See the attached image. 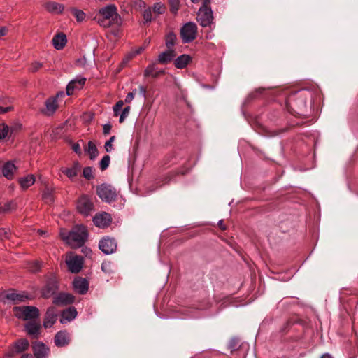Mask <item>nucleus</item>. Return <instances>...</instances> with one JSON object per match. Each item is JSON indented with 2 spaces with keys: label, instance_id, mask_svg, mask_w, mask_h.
Listing matches in <instances>:
<instances>
[{
  "label": "nucleus",
  "instance_id": "nucleus-1",
  "mask_svg": "<svg viewBox=\"0 0 358 358\" xmlns=\"http://www.w3.org/2000/svg\"><path fill=\"white\" fill-rule=\"evenodd\" d=\"M313 104V96L308 91H300L290 95L286 102L289 111L301 116H307Z\"/></svg>",
  "mask_w": 358,
  "mask_h": 358
},
{
  "label": "nucleus",
  "instance_id": "nucleus-2",
  "mask_svg": "<svg viewBox=\"0 0 358 358\" xmlns=\"http://www.w3.org/2000/svg\"><path fill=\"white\" fill-rule=\"evenodd\" d=\"M61 238L72 248L82 247L86 242L88 233L85 227L76 226L71 231L62 229L59 232Z\"/></svg>",
  "mask_w": 358,
  "mask_h": 358
},
{
  "label": "nucleus",
  "instance_id": "nucleus-3",
  "mask_svg": "<svg viewBox=\"0 0 358 358\" xmlns=\"http://www.w3.org/2000/svg\"><path fill=\"white\" fill-rule=\"evenodd\" d=\"M96 19L98 23L103 27H110L113 24L120 26L122 23L117 7L114 4H110L101 8Z\"/></svg>",
  "mask_w": 358,
  "mask_h": 358
},
{
  "label": "nucleus",
  "instance_id": "nucleus-4",
  "mask_svg": "<svg viewBox=\"0 0 358 358\" xmlns=\"http://www.w3.org/2000/svg\"><path fill=\"white\" fill-rule=\"evenodd\" d=\"M19 319L26 321L24 325L27 334L32 339H37L41 334L40 315H15Z\"/></svg>",
  "mask_w": 358,
  "mask_h": 358
},
{
  "label": "nucleus",
  "instance_id": "nucleus-5",
  "mask_svg": "<svg viewBox=\"0 0 358 358\" xmlns=\"http://www.w3.org/2000/svg\"><path fill=\"white\" fill-rule=\"evenodd\" d=\"M32 299V296L27 292H17L15 289H9L0 292V301L3 303H13L18 304Z\"/></svg>",
  "mask_w": 358,
  "mask_h": 358
},
{
  "label": "nucleus",
  "instance_id": "nucleus-6",
  "mask_svg": "<svg viewBox=\"0 0 358 358\" xmlns=\"http://www.w3.org/2000/svg\"><path fill=\"white\" fill-rule=\"evenodd\" d=\"M77 211L85 217H87L94 211V205L91 196L83 194L80 196L76 202Z\"/></svg>",
  "mask_w": 358,
  "mask_h": 358
},
{
  "label": "nucleus",
  "instance_id": "nucleus-7",
  "mask_svg": "<svg viewBox=\"0 0 358 358\" xmlns=\"http://www.w3.org/2000/svg\"><path fill=\"white\" fill-rule=\"evenodd\" d=\"M96 194L101 200L108 203L115 201L117 198L115 188L110 185L102 184L98 186Z\"/></svg>",
  "mask_w": 358,
  "mask_h": 358
},
{
  "label": "nucleus",
  "instance_id": "nucleus-8",
  "mask_svg": "<svg viewBox=\"0 0 358 358\" xmlns=\"http://www.w3.org/2000/svg\"><path fill=\"white\" fill-rule=\"evenodd\" d=\"M197 35V27L194 22H187L180 29V36L184 43L193 41Z\"/></svg>",
  "mask_w": 358,
  "mask_h": 358
},
{
  "label": "nucleus",
  "instance_id": "nucleus-9",
  "mask_svg": "<svg viewBox=\"0 0 358 358\" xmlns=\"http://www.w3.org/2000/svg\"><path fill=\"white\" fill-rule=\"evenodd\" d=\"M65 262L71 273H77L83 267V259L73 252H69L66 255Z\"/></svg>",
  "mask_w": 358,
  "mask_h": 358
},
{
  "label": "nucleus",
  "instance_id": "nucleus-10",
  "mask_svg": "<svg viewBox=\"0 0 358 358\" xmlns=\"http://www.w3.org/2000/svg\"><path fill=\"white\" fill-rule=\"evenodd\" d=\"M29 347V342L27 338H20L14 342L5 353V357L12 358L15 354H20L27 350Z\"/></svg>",
  "mask_w": 358,
  "mask_h": 358
},
{
  "label": "nucleus",
  "instance_id": "nucleus-11",
  "mask_svg": "<svg viewBox=\"0 0 358 358\" xmlns=\"http://www.w3.org/2000/svg\"><path fill=\"white\" fill-rule=\"evenodd\" d=\"M64 96V93L63 92H59L56 94V96L47 99L45 101V108L42 110V113L48 116L53 115L58 108L57 99Z\"/></svg>",
  "mask_w": 358,
  "mask_h": 358
},
{
  "label": "nucleus",
  "instance_id": "nucleus-12",
  "mask_svg": "<svg viewBox=\"0 0 358 358\" xmlns=\"http://www.w3.org/2000/svg\"><path fill=\"white\" fill-rule=\"evenodd\" d=\"M58 289V282L55 276L49 278L45 285L41 289V296L44 298L48 299L56 293Z\"/></svg>",
  "mask_w": 358,
  "mask_h": 358
},
{
  "label": "nucleus",
  "instance_id": "nucleus-13",
  "mask_svg": "<svg viewBox=\"0 0 358 358\" xmlns=\"http://www.w3.org/2000/svg\"><path fill=\"white\" fill-rule=\"evenodd\" d=\"M117 242L115 238L106 236L100 240L99 243V249L106 255H110L117 249Z\"/></svg>",
  "mask_w": 358,
  "mask_h": 358
},
{
  "label": "nucleus",
  "instance_id": "nucleus-14",
  "mask_svg": "<svg viewBox=\"0 0 358 358\" xmlns=\"http://www.w3.org/2000/svg\"><path fill=\"white\" fill-rule=\"evenodd\" d=\"M213 11L210 8H200L197 13V21L203 27H208L213 22Z\"/></svg>",
  "mask_w": 358,
  "mask_h": 358
},
{
  "label": "nucleus",
  "instance_id": "nucleus-15",
  "mask_svg": "<svg viewBox=\"0 0 358 358\" xmlns=\"http://www.w3.org/2000/svg\"><path fill=\"white\" fill-rule=\"evenodd\" d=\"M32 350L36 358H48L50 349L43 342L32 343Z\"/></svg>",
  "mask_w": 358,
  "mask_h": 358
},
{
  "label": "nucleus",
  "instance_id": "nucleus-16",
  "mask_svg": "<svg viewBox=\"0 0 358 358\" xmlns=\"http://www.w3.org/2000/svg\"><path fill=\"white\" fill-rule=\"evenodd\" d=\"M86 78L82 76H78L69 83L66 91L67 95H71L74 91L82 89L85 84Z\"/></svg>",
  "mask_w": 358,
  "mask_h": 358
},
{
  "label": "nucleus",
  "instance_id": "nucleus-17",
  "mask_svg": "<svg viewBox=\"0 0 358 358\" xmlns=\"http://www.w3.org/2000/svg\"><path fill=\"white\" fill-rule=\"evenodd\" d=\"M74 291L79 294H85L89 289V282L87 279L77 277L73 282Z\"/></svg>",
  "mask_w": 358,
  "mask_h": 358
},
{
  "label": "nucleus",
  "instance_id": "nucleus-18",
  "mask_svg": "<svg viewBox=\"0 0 358 358\" xmlns=\"http://www.w3.org/2000/svg\"><path fill=\"white\" fill-rule=\"evenodd\" d=\"M93 222L96 227L106 228L111 223V217L107 213L97 214L94 217Z\"/></svg>",
  "mask_w": 358,
  "mask_h": 358
},
{
  "label": "nucleus",
  "instance_id": "nucleus-19",
  "mask_svg": "<svg viewBox=\"0 0 358 358\" xmlns=\"http://www.w3.org/2000/svg\"><path fill=\"white\" fill-rule=\"evenodd\" d=\"M70 340L69 334L65 330L58 331L54 337L55 345L59 348L69 345Z\"/></svg>",
  "mask_w": 358,
  "mask_h": 358
},
{
  "label": "nucleus",
  "instance_id": "nucleus-20",
  "mask_svg": "<svg viewBox=\"0 0 358 358\" xmlns=\"http://www.w3.org/2000/svg\"><path fill=\"white\" fill-rule=\"evenodd\" d=\"M74 296L71 294L59 293L53 297V303L57 306H66L73 303Z\"/></svg>",
  "mask_w": 358,
  "mask_h": 358
},
{
  "label": "nucleus",
  "instance_id": "nucleus-21",
  "mask_svg": "<svg viewBox=\"0 0 358 358\" xmlns=\"http://www.w3.org/2000/svg\"><path fill=\"white\" fill-rule=\"evenodd\" d=\"M81 166L78 162H74L72 167L64 168L62 169L63 173H64L69 179L73 180L80 171Z\"/></svg>",
  "mask_w": 358,
  "mask_h": 358
},
{
  "label": "nucleus",
  "instance_id": "nucleus-22",
  "mask_svg": "<svg viewBox=\"0 0 358 358\" xmlns=\"http://www.w3.org/2000/svg\"><path fill=\"white\" fill-rule=\"evenodd\" d=\"M52 42L54 48L56 50H62L64 48L67 42L66 36L63 33L57 34L53 37Z\"/></svg>",
  "mask_w": 358,
  "mask_h": 358
},
{
  "label": "nucleus",
  "instance_id": "nucleus-23",
  "mask_svg": "<svg viewBox=\"0 0 358 358\" xmlns=\"http://www.w3.org/2000/svg\"><path fill=\"white\" fill-rule=\"evenodd\" d=\"M165 72L164 70L158 69L155 64L148 65L144 71V76L152 78H157L159 76L164 74Z\"/></svg>",
  "mask_w": 358,
  "mask_h": 358
},
{
  "label": "nucleus",
  "instance_id": "nucleus-24",
  "mask_svg": "<svg viewBox=\"0 0 358 358\" xmlns=\"http://www.w3.org/2000/svg\"><path fill=\"white\" fill-rule=\"evenodd\" d=\"M45 8L50 13L59 14L61 13L64 8V6L55 1H48L44 4Z\"/></svg>",
  "mask_w": 358,
  "mask_h": 358
},
{
  "label": "nucleus",
  "instance_id": "nucleus-25",
  "mask_svg": "<svg viewBox=\"0 0 358 358\" xmlns=\"http://www.w3.org/2000/svg\"><path fill=\"white\" fill-rule=\"evenodd\" d=\"M3 175L7 179H13L14 176V173L16 171V166L15 164L10 162H8L1 168Z\"/></svg>",
  "mask_w": 358,
  "mask_h": 358
},
{
  "label": "nucleus",
  "instance_id": "nucleus-26",
  "mask_svg": "<svg viewBox=\"0 0 358 358\" xmlns=\"http://www.w3.org/2000/svg\"><path fill=\"white\" fill-rule=\"evenodd\" d=\"M176 56V54L173 49H168L159 55L158 62L160 64H166L171 62Z\"/></svg>",
  "mask_w": 358,
  "mask_h": 358
},
{
  "label": "nucleus",
  "instance_id": "nucleus-27",
  "mask_svg": "<svg viewBox=\"0 0 358 358\" xmlns=\"http://www.w3.org/2000/svg\"><path fill=\"white\" fill-rule=\"evenodd\" d=\"M192 58L189 55H182L174 61V65L178 69H183L190 62Z\"/></svg>",
  "mask_w": 358,
  "mask_h": 358
},
{
  "label": "nucleus",
  "instance_id": "nucleus-28",
  "mask_svg": "<svg viewBox=\"0 0 358 358\" xmlns=\"http://www.w3.org/2000/svg\"><path fill=\"white\" fill-rule=\"evenodd\" d=\"M35 182V178L34 175H28L25 177L19 179V183L21 187L26 189L34 185Z\"/></svg>",
  "mask_w": 358,
  "mask_h": 358
},
{
  "label": "nucleus",
  "instance_id": "nucleus-29",
  "mask_svg": "<svg viewBox=\"0 0 358 358\" xmlns=\"http://www.w3.org/2000/svg\"><path fill=\"white\" fill-rule=\"evenodd\" d=\"M245 343H241V340L238 337H233L229 343L228 348L231 350V352L233 353L234 351L238 350L241 348H243Z\"/></svg>",
  "mask_w": 358,
  "mask_h": 358
},
{
  "label": "nucleus",
  "instance_id": "nucleus-30",
  "mask_svg": "<svg viewBox=\"0 0 358 358\" xmlns=\"http://www.w3.org/2000/svg\"><path fill=\"white\" fill-rule=\"evenodd\" d=\"M85 150L89 154L91 160H94L99 155L98 149L93 141L88 142L87 147L85 148Z\"/></svg>",
  "mask_w": 358,
  "mask_h": 358
},
{
  "label": "nucleus",
  "instance_id": "nucleus-31",
  "mask_svg": "<svg viewBox=\"0 0 358 358\" xmlns=\"http://www.w3.org/2000/svg\"><path fill=\"white\" fill-rule=\"evenodd\" d=\"M176 40H177V36L173 32L170 31L169 33H168L165 37V43H166V46L167 47V48L173 49V47L176 44Z\"/></svg>",
  "mask_w": 358,
  "mask_h": 358
},
{
  "label": "nucleus",
  "instance_id": "nucleus-32",
  "mask_svg": "<svg viewBox=\"0 0 358 358\" xmlns=\"http://www.w3.org/2000/svg\"><path fill=\"white\" fill-rule=\"evenodd\" d=\"M58 315H48L43 321V327L45 329L50 328L53 326L57 320Z\"/></svg>",
  "mask_w": 358,
  "mask_h": 358
},
{
  "label": "nucleus",
  "instance_id": "nucleus-33",
  "mask_svg": "<svg viewBox=\"0 0 358 358\" xmlns=\"http://www.w3.org/2000/svg\"><path fill=\"white\" fill-rule=\"evenodd\" d=\"M42 198L46 203L50 204V203H53L54 196H53L52 190L48 188H46L43 193Z\"/></svg>",
  "mask_w": 358,
  "mask_h": 358
},
{
  "label": "nucleus",
  "instance_id": "nucleus-34",
  "mask_svg": "<svg viewBox=\"0 0 358 358\" xmlns=\"http://www.w3.org/2000/svg\"><path fill=\"white\" fill-rule=\"evenodd\" d=\"M18 309V307H15L14 310ZM19 309L21 310V313H38V309L35 306H27L23 307H20Z\"/></svg>",
  "mask_w": 358,
  "mask_h": 358
},
{
  "label": "nucleus",
  "instance_id": "nucleus-35",
  "mask_svg": "<svg viewBox=\"0 0 358 358\" xmlns=\"http://www.w3.org/2000/svg\"><path fill=\"white\" fill-rule=\"evenodd\" d=\"M169 3L170 6V11L173 14H176L180 8V0H169Z\"/></svg>",
  "mask_w": 358,
  "mask_h": 358
},
{
  "label": "nucleus",
  "instance_id": "nucleus-36",
  "mask_svg": "<svg viewBox=\"0 0 358 358\" xmlns=\"http://www.w3.org/2000/svg\"><path fill=\"white\" fill-rule=\"evenodd\" d=\"M83 176L88 180L93 179L94 178L93 169L90 166L85 167L83 170Z\"/></svg>",
  "mask_w": 358,
  "mask_h": 358
},
{
  "label": "nucleus",
  "instance_id": "nucleus-37",
  "mask_svg": "<svg viewBox=\"0 0 358 358\" xmlns=\"http://www.w3.org/2000/svg\"><path fill=\"white\" fill-rule=\"evenodd\" d=\"M71 13L76 18L78 22H82L85 17V13L81 10L71 8Z\"/></svg>",
  "mask_w": 358,
  "mask_h": 358
},
{
  "label": "nucleus",
  "instance_id": "nucleus-38",
  "mask_svg": "<svg viewBox=\"0 0 358 358\" xmlns=\"http://www.w3.org/2000/svg\"><path fill=\"white\" fill-rule=\"evenodd\" d=\"M110 157L109 155H105L99 162V166L101 171L106 170L110 164Z\"/></svg>",
  "mask_w": 358,
  "mask_h": 358
},
{
  "label": "nucleus",
  "instance_id": "nucleus-39",
  "mask_svg": "<svg viewBox=\"0 0 358 358\" xmlns=\"http://www.w3.org/2000/svg\"><path fill=\"white\" fill-rule=\"evenodd\" d=\"M10 131V129L5 123L0 124V140L4 139Z\"/></svg>",
  "mask_w": 358,
  "mask_h": 358
},
{
  "label": "nucleus",
  "instance_id": "nucleus-40",
  "mask_svg": "<svg viewBox=\"0 0 358 358\" xmlns=\"http://www.w3.org/2000/svg\"><path fill=\"white\" fill-rule=\"evenodd\" d=\"M15 208V205L13 202H7L3 206H0V213H7L11 211Z\"/></svg>",
  "mask_w": 358,
  "mask_h": 358
},
{
  "label": "nucleus",
  "instance_id": "nucleus-41",
  "mask_svg": "<svg viewBox=\"0 0 358 358\" xmlns=\"http://www.w3.org/2000/svg\"><path fill=\"white\" fill-rule=\"evenodd\" d=\"M59 321L62 324H66L73 320L77 315H61Z\"/></svg>",
  "mask_w": 358,
  "mask_h": 358
},
{
  "label": "nucleus",
  "instance_id": "nucleus-42",
  "mask_svg": "<svg viewBox=\"0 0 358 358\" xmlns=\"http://www.w3.org/2000/svg\"><path fill=\"white\" fill-rule=\"evenodd\" d=\"M43 67V64L38 62H34L31 64L30 67L29 69V71L32 73L37 72L39 69Z\"/></svg>",
  "mask_w": 358,
  "mask_h": 358
},
{
  "label": "nucleus",
  "instance_id": "nucleus-43",
  "mask_svg": "<svg viewBox=\"0 0 358 358\" xmlns=\"http://www.w3.org/2000/svg\"><path fill=\"white\" fill-rule=\"evenodd\" d=\"M115 136H113L110 138V139L108 141H107L106 142L104 147H105L106 152H110L114 149L113 143L115 141Z\"/></svg>",
  "mask_w": 358,
  "mask_h": 358
},
{
  "label": "nucleus",
  "instance_id": "nucleus-44",
  "mask_svg": "<svg viewBox=\"0 0 358 358\" xmlns=\"http://www.w3.org/2000/svg\"><path fill=\"white\" fill-rule=\"evenodd\" d=\"M101 269L106 273H110L113 272L112 265L110 262H104L101 264Z\"/></svg>",
  "mask_w": 358,
  "mask_h": 358
},
{
  "label": "nucleus",
  "instance_id": "nucleus-45",
  "mask_svg": "<svg viewBox=\"0 0 358 358\" xmlns=\"http://www.w3.org/2000/svg\"><path fill=\"white\" fill-rule=\"evenodd\" d=\"M165 7L160 3H156L153 6V11L157 14H162L164 12Z\"/></svg>",
  "mask_w": 358,
  "mask_h": 358
},
{
  "label": "nucleus",
  "instance_id": "nucleus-46",
  "mask_svg": "<svg viewBox=\"0 0 358 358\" xmlns=\"http://www.w3.org/2000/svg\"><path fill=\"white\" fill-rule=\"evenodd\" d=\"M130 107L127 106L125 107L123 110L122 111L120 117L119 122L120 123H122L124 121V119L129 115V113L130 112Z\"/></svg>",
  "mask_w": 358,
  "mask_h": 358
},
{
  "label": "nucleus",
  "instance_id": "nucleus-47",
  "mask_svg": "<svg viewBox=\"0 0 358 358\" xmlns=\"http://www.w3.org/2000/svg\"><path fill=\"white\" fill-rule=\"evenodd\" d=\"M124 105V102L123 101H117L115 105L113 106V111H114V115L115 116H117L118 114H119V112L120 110H121L122 107Z\"/></svg>",
  "mask_w": 358,
  "mask_h": 358
},
{
  "label": "nucleus",
  "instance_id": "nucleus-48",
  "mask_svg": "<svg viewBox=\"0 0 358 358\" xmlns=\"http://www.w3.org/2000/svg\"><path fill=\"white\" fill-rule=\"evenodd\" d=\"M143 18L145 22H150L152 20V11L150 8L145 9L143 12Z\"/></svg>",
  "mask_w": 358,
  "mask_h": 358
},
{
  "label": "nucleus",
  "instance_id": "nucleus-49",
  "mask_svg": "<svg viewBox=\"0 0 358 358\" xmlns=\"http://www.w3.org/2000/svg\"><path fill=\"white\" fill-rule=\"evenodd\" d=\"M299 321L296 320H292V319H290V320H288L285 325V327L281 329V331L282 332H285L286 330L289 327H291L292 325H293L295 323H297Z\"/></svg>",
  "mask_w": 358,
  "mask_h": 358
},
{
  "label": "nucleus",
  "instance_id": "nucleus-50",
  "mask_svg": "<svg viewBox=\"0 0 358 358\" xmlns=\"http://www.w3.org/2000/svg\"><path fill=\"white\" fill-rule=\"evenodd\" d=\"M136 90H134L132 92L128 93V94L127 95V96L124 99L125 103H130L132 101V100L134 99V96L136 94Z\"/></svg>",
  "mask_w": 358,
  "mask_h": 358
},
{
  "label": "nucleus",
  "instance_id": "nucleus-51",
  "mask_svg": "<svg viewBox=\"0 0 358 358\" xmlns=\"http://www.w3.org/2000/svg\"><path fill=\"white\" fill-rule=\"evenodd\" d=\"M13 110V107L11 105H8L6 106H3L0 105V115L8 113Z\"/></svg>",
  "mask_w": 358,
  "mask_h": 358
},
{
  "label": "nucleus",
  "instance_id": "nucleus-52",
  "mask_svg": "<svg viewBox=\"0 0 358 358\" xmlns=\"http://www.w3.org/2000/svg\"><path fill=\"white\" fill-rule=\"evenodd\" d=\"M29 268L32 272H36L41 268V264L38 262H32Z\"/></svg>",
  "mask_w": 358,
  "mask_h": 358
},
{
  "label": "nucleus",
  "instance_id": "nucleus-53",
  "mask_svg": "<svg viewBox=\"0 0 358 358\" xmlns=\"http://www.w3.org/2000/svg\"><path fill=\"white\" fill-rule=\"evenodd\" d=\"M76 64L78 66L85 67L87 64V60L85 57L78 59L76 62Z\"/></svg>",
  "mask_w": 358,
  "mask_h": 358
},
{
  "label": "nucleus",
  "instance_id": "nucleus-54",
  "mask_svg": "<svg viewBox=\"0 0 358 358\" xmlns=\"http://www.w3.org/2000/svg\"><path fill=\"white\" fill-rule=\"evenodd\" d=\"M9 231L6 229H0V240L8 238Z\"/></svg>",
  "mask_w": 358,
  "mask_h": 358
},
{
  "label": "nucleus",
  "instance_id": "nucleus-55",
  "mask_svg": "<svg viewBox=\"0 0 358 358\" xmlns=\"http://www.w3.org/2000/svg\"><path fill=\"white\" fill-rule=\"evenodd\" d=\"M72 149L78 155H80L81 154V149H80V146L78 143H74L73 145H72Z\"/></svg>",
  "mask_w": 358,
  "mask_h": 358
},
{
  "label": "nucleus",
  "instance_id": "nucleus-56",
  "mask_svg": "<svg viewBox=\"0 0 358 358\" xmlns=\"http://www.w3.org/2000/svg\"><path fill=\"white\" fill-rule=\"evenodd\" d=\"M111 130V125L110 124H106L103 125V133L105 135L108 134Z\"/></svg>",
  "mask_w": 358,
  "mask_h": 358
},
{
  "label": "nucleus",
  "instance_id": "nucleus-57",
  "mask_svg": "<svg viewBox=\"0 0 358 358\" xmlns=\"http://www.w3.org/2000/svg\"><path fill=\"white\" fill-rule=\"evenodd\" d=\"M61 313H77L76 309L74 308H69L67 310H62Z\"/></svg>",
  "mask_w": 358,
  "mask_h": 358
},
{
  "label": "nucleus",
  "instance_id": "nucleus-58",
  "mask_svg": "<svg viewBox=\"0 0 358 358\" xmlns=\"http://www.w3.org/2000/svg\"><path fill=\"white\" fill-rule=\"evenodd\" d=\"M139 91H140V93L142 94V96L145 98L146 97V89L145 87L141 85L139 87Z\"/></svg>",
  "mask_w": 358,
  "mask_h": 358
},
{
  "label": "nucleus",
  "instance_id": "nucleus-59",
  "mask_svg": "<svg viewBox=\"0 0 358 358\" xmlns=\"http://www.w3.org/2000/svg\"><path fill=\"white\" fill-rule=\"evenodd\" d=\"M7 29L5 27H0V36H3L7 33Z\"/></svg>",
  "mask_w": 358,
  "mask_h": 358
},
{
  "label": "nucleus",
  "instance_id": "nucleus-60",
  "mask_svg": "<svg viewBox=\"0 0 358 358\" xmlns=\"http://www.w3.org/2000/svg\"><path fill=\"white\" fill-rule=\"evenodd\" d=\"M211 2V0H203V6L201 8H210L209 5Z\"/></svg>",
  "mask_w": 358,
  "mask_h": 358
},
{
  "label": "nucleus",
  "instance_id": "nucleus-61",
  "mask_svg": "<svg viewBox=\"0 0 358 358\" xmlns=\"http://www.w3.org/2000/svg\"><path fill=\"white\" fill-rule=\"evenodd\" d=\"M218 226L219 227L222 229V230H225L226 229V227L225 225L224 224V222L222 220H220L218 222Z\"/></svg>",
  "mask_w": 358,
  "mask_h": 358
},
{
  "label": "nucleus",
  "instance_id": "nucleus-62",
  "mask_svg": "<svg viewBox=\"0 0 358 358\" xmlns=\"http://www.w3.org/2000/svg\"><path fill=\"white\" fill-rule=\"evenodd\" d=\"M320 358H332L331 355L329 353H325L322 355Z\"/></svg>",
  "mask_w": 358,
  "mask_h": 358
},
{
  "label": "nucleus",
  "instance_id": "nucleus-63",
  "mask_svg": "<svg viewBox=\"0 0 358 358\" xmlns=\"http://www.w3.org/2000/svg\"><path fill=\"white\" fill-rule=\"evenodd\" d=\"M32 356L31 354H24L22 356V358H31Z\"/></svg>",
  "mask_w": 358,
  "mask_h": 358
},
{
  "label": "nucleus",
  "instance_id": "nucleus-64",
  "mask_svg": "<svg viewBox=\"0 0 358 358\" xmlns=\"http://www.w3.org/2000/svg\"><path fill=\"white\" fill-rule=\"evenodd\" d=\"M210 306V304L208 302V303H206V304L205 305V306H204L203 308H201V309H206V308H208Z\"/></svg>",
  "mask_w": 358,
  "mask_h": 358
}]
</instances>
